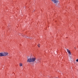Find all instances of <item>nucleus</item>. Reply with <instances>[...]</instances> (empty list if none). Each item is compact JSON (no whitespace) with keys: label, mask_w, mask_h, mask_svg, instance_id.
I'll return each mask as SVG.
<instances>
[{"label":"nucleus","mask_w":78,"mask_h":78,"mask_svg":"<svg viewBox=\"0 0 78 78\" xmlns=\"http://www.w3.org/2000/svg\"><path fill=\"white\" fill-rule=\"evenodd\" d=\"M20 66H22V63H20Z\"/></svg>","instance_id":"obj_7"},{"label":"nucleus","mask_w":78,"mask_h":78,"mask_svg":"<svg viewBox=\"0 0 78 78\" xmlns=\"http://www.w3.org/2000/svg\"><path fill=\"white\" fill-rule=\"evenodd\" d=\"M0 56H4V54L3 53H0Z\"/></svg>","instance_id":"obj_6"},{"label":"nucleus","mask_w":78,"mask_h":78,"mask_svg":"<svg viewBox=\"0 0 78 78\" xmlns=\"http://www.w3.org/2000/svg\"><path fill=\"white\" fill-rule=\"evenodd\" d=\"M52 1L54 2V3H58V0H51Z\"/></svg>","instance_id":"obj_3"},{"label":"nucleus","mask_w":78,"mask_h":78,"mask_svg":"<svg viewBox=\"0 0 78 78\" xmlns=\"http://www.w3.org/2000/svg\"><path fill=\"white\" fill-rule=\"evenodd\" d=\"M67 51L68 53H69V54L70 55H71V52H70V50L67 49Z\"/></svg>","instance_id":"obj_4"},{"label":"nucleus","mask_w":78,"mask_h":78,"mask_svg":"<svg viewBox=\"0 0 78 78\" xmlns=\"http://www.w3.org/2000/svg\"><path fill=\"white\" fill-rule=\"evenodd\" d=\"M27 38H29V37H27Z\"/></svg>","instance_id":"obj_10"},{"label":"nucleus","mask_w":78,"mask_h":78,"mask_svg":"<svg viewBox=\"0 0 78 78\" xmlns=\"http://www.w3.org/2000/svg\"><path fill=\"white\" fill-rule=\"evenodd\" d=\"M35 61H36V58H30L27 59V62H34Z\"/></svg>","instance_id":"obj_1"},{"label":"nucleus","mask_w":78,"mask_h":78,"mask_svg":"<svg viewBox=\"0 0 78 78\" xmlns=\"http://www.w3.org/2000/svg\"><path fill=\"white\" fill-rule=\"evenodd\" d=\"M38 47H40V44H38Z\"/></svg>","instance_id":"obj_8"},{"label":"nucleus","mask_w":78,"mask_h":78,"mask_svg":"<svg viewBox=\"0 0 78 78\" xmlns=\"http://www.w3.org/2000/svg\"><path fill=\"white\" fill-rule=\"evenodd\" d=\"M40 60V59H39V58H37V61H35V62L36 63H39V62Z\"/></svg>","instance_id":"obj_5"},{"label":"nucleus","mask_w":78,"mask_h":78,"mask_svg":"<svg viewBox=\"0 0 78 78\" xmlns=\"http://www.w3.org/2000/svg\"><path fill=\"white\" fill-rule=\"evenodd\" d=\"M76 48H75V49H76Z\"/></svg>","instance_id":"obj_11"},{"label":"nucleus","mask_w":78,"mask_h":78,"mask_svg":"<svg viewBox=\"0 0 78 78\" xmlns=\"http://www.w3.org/2000/svg\"><path fill=\"white\" fill-rule=\"evenodd\" d=\"M4 56H8V55H9V54H8V52H4Z\"/></svg>","instance_id":"obj_2"},{"label":"nucleus","mask_w":78,"mask_h":78,"mask_svg":"<svg viewBox=\"0 0 78 78\" xmlns=\"http://www.w3.org/2000/svg\"><path fill=\"white\" fill-rule=\"evenodd\" d=\"M76 61L77 62H78V59H76Z\"/></svg>","instance_id":"obj_9"}]
</instances>
